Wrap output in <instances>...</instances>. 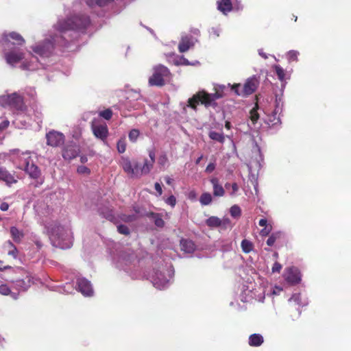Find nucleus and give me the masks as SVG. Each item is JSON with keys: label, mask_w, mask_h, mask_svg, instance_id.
<instances>
[{"label": "nucleus", "mask_w": 351, "mask_h": 351, "mask_svg": "<svg viewBox=\"0 0 351 351\" xmlns=\"http://www.w3.org/2000/svg\"><path fill=\"white\" fill-rule=\"evenodd\" d=\"M89 24V17L84 15H75L66 19H59L53 25V32L50 35L51 40L47 39L45 43L32 47V50L42 59L49 57L56 45L66 46L69 38L73 36V33L84 30Z\"/></svg>", "instance_id": "f257e3e1"}, {"label": "nucleus", "mask_w": 351, "mask_h": 351, "mask_svg": "<svg viewBox=\"0 0 351 351\" xmlns=\"http://www.w3.org/2000/svg\"><path fill=\"white\" fill-rule=\"evenodd\" d=\"M47 229L53 246L66 249L72 245L71 232L69 228L55 224L47 226Z\"/></svg>", "instance_id": "f03ea898"}, {"label": "nucleus", "mask_w": 351, "mask_h": 351, "mask_svg": "<svg viewBox=\"0 0 351 351\" xmlns=\"http://www.w3.org/2000/svg\"><path fill=\"white\" fill-rule=\"evenodd\" d=\"M18 167L24 170L29 177L34 180L35 186H38L44 182V177L42 176L39 168L33 162L29 152L22 153L18 158Z\"/></svg>", "instance_id": "7ed1b4c3"}, {"label": "nucleus", "mask_w": 351, "mask_h": 351, "mask_svg": "<svg viewBox=\"0 0 351 351\" xmlns=\"http://www.w3.org/2000/svg\"><path fill=\"white\" fill-rule=\"evenodd\" d=\"M225 88L224 85L218 86L217 88H215L216 91L213 94H208L204 90L199 91L189 99V106L195 109L199 101L206 106H211L215 100L223 97V92Z\"/></svg>", "instance_id": "20e7f679"}, {"label": "nucleus", "mask_w": 351, "mask_h": 351, "mask_svg": "<svg viewBox=\"0 0 351 351\" xmlns=\"http://www.w3.org/2000/svg\"><path fill=\"white\" fill-rule=\"evenodd\" d=\"M173 275L174 271L171 266L162 267L153 271L150 276V280L154 287L161 290L169 287Z\"/></svg>", "instance_id": "39448f33"}, {"label": "nucleus", "mask_w": 351, "mask_h": 351, "mask_svg": "<svg viewBox=\"0 0 351 351\" xmlns=\"http://www.w3.org/2000/svg\"><path fill=\"white\" fill-rule=\"evenodd\" d=\"M0 105L3 107H9L19 113L24 112L26 110L23 97L17 93L0 96Z\"/></svg>", "instance_id": "423d86ee"}, {"label": "nucleus", "mask_w": 351, "mask_h": 351, "mask_svg": "<svg viewBox=\"0 0 351 351\" xmlns=\"http://www.w3.org/2000/svg\"><path fill=\"white\" fill-rule=\"evenodd\" d=\"M153 71V75L149 79V84L151 86H163L165 78L170 74L168 68L162 64H158L154 67Z\"/></svg>", "instance_id": "0eeeda50"}, {"label": "nucleus", "mask_w": 351, "mask_h": 351, "mask_svg": "<svg viewBox=\"0 0 351 351\" xmlns=\"http://www.w3.org/2000/svg\"><path fill=\"white\" fill-rule=\"evenodd\" d=\"M258 86V81L256 77H252L247 80L243 85L240 84H235L232 87L235 93L241 96H247L252 94Z\"/></svg>", "instance_id": "6e6552de"}, {"label": "nucleus", "mask_w": 351, "mask_h": 351, "mask_svg": "<svg viewBox=\"0 0 351 351\" xmlns=\"http://www.w3.org/2000/svg\"><path fill=\"white\" fill-rule=\"evenodd\" d=\"M135 254L133 252H123L114 258V264L117 267L128 271V267L135 260Z\"/></svg>", "instance_id": "1a4fd4ad"}, {"label": "nucleus", "mask_w": 351, "mask_h": 351, "mask_svg": "<svg viewBox=\"0 0 351 351\" xmlns=\"http://www.w3.org/2000/svg\"><path fill=\"white\" fill-rule=\"evenodd\" d=\"M91 130L94 136L104 141L108 136V128L105 123H101L99 119H94L91 122Z\"/></svg>", "instance_id": "9d476101"}, {"label": "nucleus", "mask_w": 351, "mask_h": 351, "mask_svg": "<svg viewBox=\"0 0 351 351\" xmlns=\"http://www.w3.org/2000/svg\"><path fill=\"white\" fill-rule=\"evenodd\" d=\"M47 145L52 147H58L62 145L64 142V136L62 133L57 131H50L47 135Z\"/></svg>", "instance_id": "9b49d317"}, {"label": "nucleus", "mask_w": 351, "mask_h": 351, "mask_svg": "<svg viewBox=\"0 0 351 351\" xmlns=\"http://www.w3.org/2000/svg\"><path fill=\"white\" fill-rule=\"evenodd\" d=\"M77 290L84 296H91L93 294V289L90 281L84 278H77Z\"/></svg>", "instance_id": "f8f14e48"}, {"label": "nucleus", "mask_w": 351, "mask_h": 351, "mask_svg": "<svg viewBox=\"0 0 351 351\" xmlns=\"http://www.w3.org/2000/svg\"><path fill=\"white\" fill-rule=\"evenodd\" d=\"M32 278L28 274H26L25 278L19 279L12 281V288L15 289L19 294L21 291H25L32 284Z\"/></svg>", "instance_id": "ddd939ff"}, {"label": "nucleus", "mask_w": 351, "mask_h": 351, "mask_svg": "<svg viewBox=\"0 0 351 351\" xmlns=\"http://www.w3.org/2000/svg\"><path fill=\"white\" fill-rule=\"evenodd\" d=\"M258 105L250 110L249 116V121L247 122V126L250 130H257L259 129L261 124L258 123L259 114L257 112Z\"/></svg>", "instance_id": "4468645a"}, {"label": "nucleus", "mask_w": 351, "mask_h": 351, "mask_svg": "<svg viewBox=\"0 0 351 351\" xmlns=\"http://www.w3.org/2000/svg\"><path fill=\"white\" fill-rule=\"evenodd\" d=\"M285 278L289 283L294 285L301 280V276L299 270L296 267H290L286 269Z\"/></svg>", "instance_id": "2eb2a0df"}, {"label": "nucleus", "mask_w": 351, "mask_h": 351, "mask_svg": "<svg viewBox=\"0 0 351 351\" xmlns=\"http://www.w3.org/2000/svg\"><path fill=\"white\" fill-rule=\"evenodd\" d=\"M80 152L79 147L75 143L68 144L62 150V157L65 160H71L75 158Z\"/></svg>", "instance_id": "dca6fc26"}, {"label": "nucleus", "mask_w": 351, "mask_h": 351, "mask_svg": "<svg viewBox=\"0 0 351 351\" xmlns=\"http://www.w3.org/2000/svg\"><path fill=\"white\" fill-rule=\"evenodd\" d=\"M43 63L38 60V57L31 56L29 61H24L21 64L23 69L36 70L43 66Z\"/></svg>", "instance_id": "f3484780"}, {"label": "nucleus", "mask_w": 351, "mask_h": 351, "mask_svg": "<svg viewBox=\"0 0 351 351\" xmlns=\"http://www.w3.org/2000/svg\"><path fill=\"white\" fill-rule=\"evenodd\" d=\"M7 62L10 65H15L21 62L23 58V54L20 51H12L6 53L5 55Z\"/></svg>", "instance_id": "a211bd4d"}, {"label": "nucleus", "mask_w": 351, "mask_h": 351, "mask_svg": "<svg viewBox=\"0 0 351 351\" xmlns=\"http://www.w3.org/2000/svg\"><path fill=\"white\" fill-rule=\"evenodd\" d=\"M282 111V104L280 101V99H276L275 109L269 118V121L271 122L273 125H276L280 122V114H281Z\"/></svg>", "instance_id": "6ab92c4d"}, {"label": "nucleus", "mask_w": 351, "mask_h": 351, "mask_svg": "<svg viewBox=\"0 0 351 351\" xmlns=\"http://www.w3.org/2000/svg\"><path fill=\"white\" fill-rule=\"evenodd\" d=\"M195 44L194 39L192 36H182L178 45V49L180 53L187 51Z\"/></svg>", "instance_id": "aec40b11"}, {"label": "nucleus", "mask_w": 351, "mask_h": 351, "mask_svg": "<svg viewBox=\"0 0 351 351\" xmlns=\"http://www.w3.org/2000/svg\"><path fill=\"white\" fill-rule=\"evenodd\" d=\"M149 156L150 158V160L146 159L144 162L143 165L141 167V172H143L144 175L149 173L153 167L154 163L155 162V152L154 150H149Z\"/></svg>", "instance_id": "412c9836"}, {"label": "nucleus", "mask_w": 351, "mask_h": 351, "mask_svg": "<svg viewBox=\"0 0 351 351\" xmlns=\"http://www.w3.org/2000/svg\"><path fill=\"white\" fill-rule=\"evenodd\" d=\"M120 164L124 171L130 177H132V175L138 174V171L136 170H133V163H132L128 158L123 157L121 160Z\"/></svg>", "instance_id": "4be33fe9"}, {"label": "nucleus", "mask_w": 351, "mask_h": 351, "mask_svg": "<svg viewBox=\"0 0 351 351\" xmlns=\"http://www.w3.org/2000/svg\"><path fill=\"white\" fill-rule=\"evenodd\" d=\"M0 182H4L6 184L10 185L15 183L16 180L4 167H0Z\"/></svg>", "instance_id": "5701e85b"}, {"label": "nucleus", "mask_w": 351, "mask_h": 351, "mask_svg": "<svg viewBox=\"0 0 351 351\" xmlns=\"http://www.w3.org/2000/svg\"><path fill=\"white\" fill-rule=\"evenodd\" d=\"M210 183L213 188V195L215 197H222L225 194V190L223 186L219 184V180L217 178H213L210 180Z\"/></svg>", "instance_id": "b1692460"}, {"label": "nucleus", "mask_w": 351, "mask_h": 351, "mask_svg": "<svg viewBox=\"0 0 351 351\" xmlns=\"http://www.w3.org/2000/svg\"><path fill=\"white\" fill-rule=\"evenodd\" d=\"M217 9L224 14H227L232 10V3L230 0H219L217 1Z\"/></svg>", "instance_id": "393cba45"}, {"label": "nucleus", "mask_w": 351, "mask_h": 351, "mask_svg": "<svg viewBox=\"0 0 351 351\" xmlns=\"http://www.w3.org/2000/svg\"><path fill=\"white\" fill-rule=\"evenodd\" d=\"M180 247L182 251L189 254L193 252L195 248L194 243L187 239L180 241Z\"/></svg>", "instance_id": "a878e982"}, {"label": "nucleus", "mask_w": 351, "mask_h": 351, "mask_svg": "<svg viewBox=\"0 0 351 351\" xmlns=\"http://www.w3.org/2000/svg\"><path fill=\"white\" fill-rule=\"evenodd\" d=\"M0 294L10 295L14 300H17L19 298V293L12 291L10 287L6 284L0 285Z\"/></svg>", "instance_id": "bb28decb"}, {"label": "nucleus", "mask_w": 351, "mask_h": 351, "mask_svg": "<svg viewBox=\"0 0 351 351\" xmlns=\"http://www.w3.org/2000/svg\"><path fill=\"white\" fill-rule=\"evenodd\" d=\"M263 342V337L260 334H253L249 337V344L251 346H259Z\"/></svg>", "instance_id": "cd10ccee"}, {"label": "nucleus", "mask_w": 351, "mask_h": 351, "mask_svg": "<svg viewBox=\"0 0 351 351\" xmlns=\"http://www.w3.org/2000/svg\"><path fill=\"white\" fill-rule=\"evenodd\" d=\"M272 68L275 70L278 78L280 82H284L287 79L289 78L287 77V73L285 70L280 65L275 64L272 66Z\"/></svg>", "instance_id": "c85d7f7f"}, {"label": "nucleus", "mask_w": 351, "mask_h": 351, "mask_svg": "<svg viewBox=\"0 0 351 351\" xmlns=\"http://www.w3.org/2000/svg\"><path fill=\"white\" fill-rule=\"evenodd\" d=\"M208 136L212 140L219 142L221 143H223L225 141V136L223 132L210 131Z\"/></svg>", "instance_id": "c756f323"}, {"label": "nucleus", "mask_w": 351, "mask_h": 351, "mask_svg": "<svg viewBox=\"0 0 351 351\" xmlns=\"http://www.w3.org/2000/svg\"><path fill=\"white\" fill-rule=\"evenodd\" d=\"M113 1L114 0H86V2L89 7H93L96 5L99 7H103L107 5Z\"/></svg>", "instance_id": "7c9ffc66"}, {"label": "nucleus", "mask_w": 351, "mask_h": 351, "mask_svg": "<svg viewBox=\"0 0 351 351\" xmlns=\"http://www.w3.org/2000/svg\"><path fill=\"white\" fill-rule=\"evenodd\" d=\"M206 223L209 227L215 228L220 226L222 223V221L217 217L213 216L206 219Z\"/></svg>", "instance_id": "2f4dec72"}, {"label": "nucleus", "mask_w": 351, "mask_h": 351, "mask_svg": "<svg viewBox=\"0 0 351 351\" xmlns=\"http://www.w3.org/2000/svg\"><path fill=\"white\" fill-rule=\"evenodd\" d=\"M213 201V197L210 193L206 192L202 194L199 197V202L203 206L209 205Z\"/></svg>", "instance_id": "473e14b6"}, {"label": "nucleus", "mask_w": 351, "mask_h": 351, "mask_svg": "<svg viewBox=\"0 0 351 351\" xmlns=\"http://www.w3.org/2000/svg\"><path fill=\"white\" fill-rule=\"evenodd\" d=\"M241 246L244 253H250L251 251L253 250L254 247L253 243L247 239H243L241 241Z\"/></svg>", "instance_id": "72a5a7b5"}, {"label": "nucleus", "mask_w": 351, "mask_h": 351, "mask_svg": "<svg viewBox=\"0 0 351 351\" xmlns=\"http://www.w3.org/2000/svg\"><path fill=\"white\" fill-rule=\"evenodd\" d=\"M10 233L13 239L16 242H19L22 237H23V232L20 231L19 229H17L16 227H12L10 228Z\"/></svg>", "instance_id": "f704fd0d"}, {"label": "nucleus", "mask_w": 351, "mask_h": 351, "mask_svg": "<svg viewBox=\"0 0 351 351\" xmlns=\"http://www.w3.org/2000/svg\"><path fill=\"white\" fill-rule=\"evenodd\" d=\"M289 301H293L295 304L300 306H305L307 304V301H302V295L300 293H295L292 295V297L289 299Z\"/></svg>", "instance_id": "c9c22d12"}, {"label": "nucleus", "mask_w": 351, "mask_h": 351, "mask_svg": "<svg viewBox=\"0 0 351 351\" xmlns=\"http://www.w3.org/2000/svg\"><path fill=\"white\" fill-rule=\"evenodd\" d=\"M230 215L234 218H239L241 215V209L238 205H233L230 208Z\"/></svg>", "instance_id": "e433bc0d"}, {"label": "nucleus", "mask_w": 351, "mask_h": 351, "mask_svg": "<svg viewBox=\"0 0 351 351\" xmlns=\"http://www.w3.org/2000/svg\"><path fill=\"white\" fill-rule=\"evenodd\" d=\"M139 135H140V132L138 130L132 129L130 131V132L128 134V138L131 142L135 143L137 141Z\"/></svg>", "instance_id": "4c0bfd02"}, {"label": "nucleus", "mask_w": 351, "mask_h": 351, "mask_svg": "<svg viewBox=\"0 0 351 351\" xmlns=\"http://www.w3.org/2000/svg\"><path fill=\"white\" fill-rule=\"evenodd\" d=\"M117 148L119 153H123L126 149V143L124 138H121L118 141L117 143Z\"/></svg>", "instance_id": "58836bf2"}, {"label": "nucleus", "mask_w": 351, "mask_h": 351, "mask_svg": "<svg viewBox=\"0 0 351 351\" xmlns=\"http://www.w3.org/2000/svg\"><path fill=\"white\" fill-rule=\"evenodd\" d=\"M299 52L295 50H291L287 53V58L289 62L297 61Z\"/></svg>", "instance_id": "ea45409f"}, {"label": "nucleus", "mask_w": 351, "mask_h": 351, "mask_svg": "<svg viewBox=\"0 0 351 351\" xmlns=\"http://www.w3.org/2000/svg\"><path fill=\"white\" fill-rule=\"evenodd\" d=\"M141 167L138 162H134L133 163V170H136L138 171V174L132 175V178H140L142 175H144L141 171Z\"/></svg>", "instance_id": "a19ab883"}, {"label": "nucleus", "mask_w": 351, "mask_h": 351, "mask_svg": "<svg viewBox=\"0 0 351 351\" xmlns=\"http://www.w3.org/2000/svg\"><path fill=\"white\" fill-rule=\"evenodd\" d=\"M136 219V215H125L123 214L121 216V219L125 222H132Z\"/></svg>", "instance_id": "79ce46f5"}, {"label": "nucleus", "mask_w": 351, "mask_h": 351, "mask_svg": "<svg viewBox=\"0 0 351 351\" xmlns=\"http://www.w3.org/2000/svg\"><path fill=\"white\" fill-rule=\"evenodd\" d=\"M99 116L106 120H109L111 119V117L112 116V112L110 109H106L105 110L101 111L99 112Z\"/></svg>", "instance_id": "37998d69"}, {"label": "nucleus", "mask_w": 351, "mask_h": 351, "mask_svg": "<svg viewBox=\"0 0 351 351\" xmlns=\"http://www.w3.org/2000/svg\"><path fill=\"white\" fill-rule=\"evenodd\" d=\"M8 244L11 247V249L8 252V255L12 256L14 258H16L18 254V250L16 247L14 246L11 242H9Z\"/></svg>", "instance_id": "c03bdc74"}, {"label": "nucleus", "mask_w": 351, "mask_h": 351, "mask_svg": "<svg viewBox=\"0 0 351 351\" xmlns=\"http://www.w3.org/2000/svg\"><path fill=\"white\" fill-rule=\"evenodd\" d=\"M117 230L120 234L128 235L130 234V230L128 226L125 225H119L117 226Z\"/></svg>", "instance_id": "a18cd8bd"}, {"label": "nucleus", "mask_w": 351, "mask_h": 351, "mask_svg": "<svg viewBox=\"0 0 351 351\" xmlns=\"http://www.w3.org/2000/svg\"><path fill=\"white\" fill-rule=\"evenodd\" d=\"M101 215H103V216L106 219H108L109 221H112L114 219V216L112 215V213L111 210H108L106 211V213H105L104 211L101 210Z\"/></svg>", "instance_id": "49530a36"}, {"label": "nucleus", "mask_w": 351, "mask_h": 351, "mask_svg": "<svg viewBox=\"0 0 351 351\" xmlns=\"http://www.w3.org/2000/svg\"><path fill=\"white\" fill-rule=\"evenodd\" d=\"M166 204L174 207L176 204V199L173 195H171L165 199Z\"/></svg>", "instance_id": "de8ad7c7"}, {"label": "nucleus", "mask_w": 351, "mask_h": 351, "mask_svg": "<svg viewBox=\"0 0 351 351\" xmlns=\"http://www.w3.org/2000/svg\"><path fill=\"white\" fill-rule=\"evenodd\" d=\"M154 223L158 227H163L165 225L163 219L158 215L155 217Z\"/></svg>", "instance_id": "09e8293b"}, {"label": "nucleus", "mask_w": 351, "mask_h": 351, "mask_svg": "<svg viewBox=\"0 0 351 351\" xmlns=\"http://www.w3.org/2000/svg\"><path fill=\"white\" fill-rule=\"evenodd\" d=\"M231 191L230 193V195L231 196H234L237 193V192L239 191V186L237 183H233L231 185Z\"/></svg>", "instance_id": "8fccbe9b"}, {"label": "nucleus", "mask_w": 351, "mask_h": 351, "mask_svg": "<svg viewBox=\"0 0 351 351\" xmlns=\"http://www.w3.org/2000/svg\"><path fill=\"white\" fill-rule=\"evenodd\" d=\"M167 162V157L166 155H161L158 158V163L159 165L164 166Z\"/></svg>", "instance_id": "3c124183"}, {"label": "nucleus", "mask_w": 351, "mask_h": 351, "mask_svg": "<svg viewBox=\"0 0 351 351\" xmlns=\"http://www.w3.org/2000/svg\"><path fill=\"white\" fill-rule=\"evenodd\" d=\"M271 230V227H265L263 229H262L260 232V234L261 236L263 237H265V236H267L270 232Z\"/></svg>", "instance_id": "603ef678"}, {"label": "nucleus", "mask_w": 351, "mask_h": 351, "mask_svg": "<svg viewBox=\"0 0 351 351\" xmlns=\"http://www.w3.org/2000/svg\"><path fill=\"white\" fill-rule=\"evenodd\" d=\"M282 269V265L278 263V262H276L273 267H272V272H280V271Z\"/></svg>", "instance_id": "864d4df0"}, {"label": "nucleus", "mask_w": 351, "mask_h": 351, "mask_svg": "<svg viewBox=\"0 0 351 351\" xmlns=\"http://www.w3.org/2000/svg\"><path fill=\"white\" fill-rule=\"evenodd\" d=\"M215 169V164L214 162L209 163L206 168V173H212Z\"/></svg>", "instance_id": "5fc2aeb1"}, {"label": "nucleus", "mask_w": 351, "mask_h": 351, "mask_svg": "<svg viewBox=\"0 0 351 351\" xmlns=\"http://www.w3.org/2000/svg\"><path fill=\"white\" fill-rule=\"evenodd\" d=\"M125 107L128 108L129 110H130L131 109H138L139 108L138 104L137 103L132 105L130 104V101H128L125 104Z\"/></svg>", "instance_id": "6e6d98bb"}, {"label": "nucleus", "mask_w": 351, "mask_h": 351, "mask_svg": "<svg viewBox=\"0 0 351 351\" xmlns=\"http://www.w3.org/2000/svg\"><path fill=\"white\" fill-rule=\"evenodd\" d=\"M77 171L80 173H88L90 171L86 167L80 166L77 168Z\"/></svg>", "instance_id": "4d7b16f0"}, {"label": "nucleus", "mask_w": 351, "mask_h": 351, "mask_svg": "<svg viewBox=\"0 0 351 351\" xmlns=\"http://www.w3.org/2000/svg\"><path fill=\"white\" fill-rule=\"evenodd\" d=\"M154 188L156 191L158 192V195H161L162 193V189L161 185L158 182H156L154 184Z\"/></svg>", "instance_id": "13d9d810"}, {"label": "nucleus", "mask_w": 351, "mask_h": 351, "mask_svg": "<svg viewBox=\"0 0 351 351\" xmlns=\"http://www.w3.org/2000/svg\"><path fill=\"white\" fill-rule=\"evenodd\" d=\"M9 125V121L8 120L3 121L0 123V132L6 128Z\"/></svg>", "instance_id": "bf43d9fd"}, {"label": "nucleus", "mask_w": 351, "mask_h": 351, "mask_svg": "<svg viewBox=\"0 0 351 351\" xmlns=\"http://www.w3.org/2000/svg\"><path fill=\"white\" fill-rule=\"evenodd\" d=\"M9 208V205L8 203L6 202H3L0 205V209L2 210V211H6L8 210Z\"/></svg>", "instance_id": "052dcab7"}, {"label": "nucleus", "mask_w": 351, "mask_h": 351, "mask_svg": "<svg viewBox=\"0 0 351 351\" xmlns=\"http://www.w3.org/2000/svg\"><path fill=\"white\" fill-rule=\"evenodd\" d=\"M258 224L261 227H267V221L266 219H261L259 220Z\"/></svg>", "instance_id": "680f3d73"}, {"label": "nucleus", "mask_w": 351, "mask_h": 351, "mask_svg": "<svg viewBox=\"0 0 351 351\" xmlns=\"http://www.w3.org/2000/svg\"><path fill=\"white\" fill-rule=\"evenodd\" d=\"M280 232H275L272 233L270 236L274 239V240L276 241L280 237Z\"/></svg>", "instance_id": "e2e57ef3"}, {"label": "nucleus", "mask_w": 351, "mask_h": 351, "mask_svg": "<svg viewBox=\"0 0 351 351\" xmlns=\"http://www.w3.org/2000/svg\"><path fill=\"white\" fill-rule=\"evenodd\" d=\"M275 243V241L274 240V239L270 236L268 239L267 240V244L269 245V246H272L274 245Z\"/></svg>", "instance_id": "0e129e2a"}, {"label": "nucleus", "mask_w": 351, "mask_h": 351, "mask_svg": "<svg viewBox=\"0 0 351 351\" xmlns=\"http://www.w3.org/2000/svg\"><path fill=\"white\" fill-rule=\"evenodd\" d=\"M261 162L260 161H256L254 165L253 162H251L250 164V168L252 167H255V168H261Z\"/></svg>", "instance_id": "69168bd1"}, {"label": "nucleus", "mask_w": 351, "mask_h": 351, "mask_svg": "<svg viewBox=\"0 0 351 351\" xmlns=\"http://www.w3.org/2000/svg\"><path fill=\"white\" fill-rule=\"evenodd\" d=\"M258 54L264 59H267L268 58V56L265 53L263 52V49L258 50Z\"/></svg>", "instance_id": "338daca9"}, {"label": "nucleus", "mask_w": 351, "mask_h": 351, "mask_svg": "<svg viewBox=\"0 0 351 351\" xmlns=\"http://www.w3.org/2000/svg\"><path fill=\"white\" fill-rule=\"evenodd\" d=\"M165 180L167 184L171 185L172 184L173 180L169 176H165Z\"/></svg>", "instance_id": "774afa93"}]
</instances>
